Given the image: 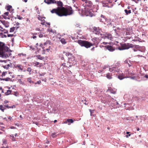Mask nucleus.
I'll return each instance as SVG.
<instances>
[{
    "mask_svg": "<svg viewBox=\"0 0 148 148\" xmlns=\"http://www.w3.org/2000/svg\"><path fill=\"white\" fill-rule=\"evenodd\" d=\"M38 73L39 74V76H40V77L44 76L45 74V73H42V74L40 73Z\"/></svg>",
    "mask_w": 148,
    "mask_h": 148,
    "instance_id": "nucleus-42",
    "label": "nucleus"
},
{
    "mask_svg": "<svg viewBox=\"0 0 148 148\" xmlns=\"http://www.w3.org/2000/svg\"><path fill=\"white\" fill-rule=\"evenodd\" d=\"M19 80L20 81V83L21 84H23V82L22 81H21V79H19Z\"/></svg>",
    "mask_w": 148,
    "mask_h": 148,
    "instance_id": "nucleus-59",
    "label": "nucleus"
},
{
    "mask_svg": "<svg viewBox=\"0 0 148 148\" xmlns=\"http://www.w3.org/2000/svg\"><path fill=\"white\" fill-rule=\"evenodd\" d=\"M32 64L33 65H34V66H36L38 67L37 66L39 65L40 63L39 62H32Z\"/></svg>",
    "mask_w": 148,
    "mask_h": 148,
    "instance_id": "nucleus-28",
    "label": "nucleus"
},
{
    "mask_svg": "<svg viewBox=\"0 0 148 148\" xmlns=\"http://www.w3.org/2000/svg\"><path fill=\"white\" fill-rule=\"evenodd\" d=\"M108 67V66H104L103 67V69H106V68H107Z\"/></svg>",
    "mask_w": 148,
    "mask_h": 148,
    "instance_id": "nucleus-54",
    "label": "nucleus"
},
{
    "mask_svg": "<svg viewBox=\"0 0 148 148\" xmlns=\"http://www.w3.org/2000/svg\"><path fill=\"white\" fill-rule=\"evenodd\" d=\"M36 56L37 58V59L40 60H42L44 58V57H42L40 55H36Z\"/></svg>",
    "mask_w": 148,
    "mask_h": 148,
    "instance_id": "nucleus-24",
    "label": "nucleus"
},
{
    "mask_svg": "<svg viewBox=\"0 0 148 148\" xmlns=\"http://www.w3.org/2000/svg\"><path fill=\"white\" fill-rule=\"evenodd\" d=\"M15 67L18 69L19 70H21V71L23 70V66L20 64H18L16 65L15 66Z\"/></svg>",
    "mask_w": 148,
    "mask_h": 148,
    "instance_id": "nucleus-18",
    "label": "nucleus"
},
{
    "mask_svg": "<svg viewBox=\"0 0 148 148\" xmlns=\"http://www.w3.org/2000/svg\"><path fill=\"white\" fill-rule=\"evenodd\" d=\"M119 73L118 75H117L118 76V78L120 80H122L126 77L122 73Z\"/></svg>",
    "mask_w": 148,
    "mask_h": 148,
    "instance_id": "nucleus-15",
    "label": "nucleus"
},
{
    "mask_svg": "<svg viewBox=\"0 0 148 148\" xmlns=\"http://www.w3.org/2000/svg\"><path fill=\"white\" fill-rule=\"evenodd\" d=\"M101 18H99V21L100 22H103L106 20V18L104 16L101 15Z\"/></svg>",
    "mask_w": 148,
    "mask_h": 148,
    "instance_id": "nucleus-19",
    "label": "nucleus"
},
{
    "mask_svg": "<svg viewBox=\"0 0 148 148\" xmlns=\"http://www.w3.org/2000/svg\"><path fill=\"white\" fill-rule=\"evenodd\" d=\"M11 93V91L10 90H8L7 92H5V94L6 95H10Z\"/></svg>",
    "mask_w": 148,
    "mask_h": 148,
    "instance_id": "nucleus-27",
    "label": "nucleus"
},
{
    "mask_svg": "<svg viewBox=\"0 0 148 148\" xmlns=\"http://www.w3.org/2000/svg\"><path fill=\"white\" fill-rule=\"evenodd\" d=\"M51 136L53 138H54L56 137V133L55 132L51 134Z\"/></svg>",
    "mask_w": 148,
    "mask_h": 148,
    "instance_id": "nucleus-35",
    "label": "nucleus"
},
{
    "mask_svg": "<svg viewBox=\"0 0 148 148\" xmlns=\"http://www.w3.org/2000/svg\"><path fill=\"white\" fill-rule=\"evenodd\" d=\"M27 81L31 83H33V81H32L31 78H27Z\"/></svg>",
    "mask_w": 148,
    "mask_h": 148,
    "instance_id": "nucleus-36",
    "label": "nucleus"
},
{
    "mask_svg": "<svg viewBox=\"0 0 148 148\" xmlns=\"http://www.w3.org/2000/svg\"><path fill=\"white\" fill-rule=\"evenodd\" d=\"M140 46L138 45H133L130 43H125L121 47H119V49L122 50L125 49H128L130 48H134L139 51Z\"/></svg>",
    "mask_w": 148,
    "mask_h": 148,
    "instance_id": "nucleus-3",
    "label": "nucleus"
},
{
    "mask_svg": "<svg viewBox=\"0 0 148 148\" xmlns=\"http://www.w3.org/2000/svg\"><path fill=\"white\" fill-rule=\"evenodd\" d=\"M111 2L110 1H102V3L103 4V6L104 7H107L108 8L109 7L108 6V3H111Z\"/></svg>",
    "mask_w": 148,
    "mask_h": 148,
    "instance_id": "nucleus-13",
    "label": "nucleus"
},
{
    "mask_svg": "<svg viewBox=\"0 0 148 148\" xmlns=\"http://www.w3.org/2000/svg\"><path fill=\"white\" fill-rule=\"evenodd\" d=\"M107 49L110 51H113L115 50V49L113 47L110 45L106 46Z\"/></svg>",
    "mask_w": 148,
    "mask_h": 148,
    "instance_id": "nucleus-16",
    "label": "nucleus"
},
{
    "mask_svg": "<svg viewBox=\"0 0 148 148\" xmlns=\"http://www.w3.org/2000/svg\"><path fill=\"white\" fill-rule=\"evenodd\" d=\"M51 43V42L50 41H49V40L47 41L46 42L44 43V45L45 46V45H48V44L50 45Z\"/></svg>",
    "mask_w": 148,
    "mask_h": 148,
    "instance_id": "nucleus-30",
    "label": "nucleus"
},
{
    "mask_svg": "<svg viewBox=\"0 0 148 148\" xmlns=\"http://www.w3.org/2000/svg\"><path fill=\"white\" fill-rule=\"evenodd\" d=\"M57 4L60 7H59L57 8L52 9L51 11L52 13H55L60 16H66L72 14L73 11L71 10V8L70 9H68L61 7L62 5V3L60 1H57Z\"/></svg>",
    "mask_w": 148,
    "mask_h": 148,
    "instance_id": "nucleus-1",
    "label": "nucleus"
},
{
    "mask_svg": "<svg viewBox=\"0 0 148 148\" xmlns=\"http://www.w3.org/2000/svg\"><path fill=\"white\" fill-rule=\"evenodd\" d=\"M10 79V78H9V77H7V78H3V79H1V80H5L6 81H8Z\"/></svg>",
    "mask_w": 148,
    "mask_h": 148,
    "instance_id": "nucleus-34",
    "label": "nucleus"
},
{
    "mask_svg": "<svg viewBox=\"0 0 148 148\" xmlns=\"http://www.w3.org/2000/svg\"><path fill=\"white\" fill-rule=\"evenodd\" d=\"M31 74L33 73H37V71L36 70H33Z\"/></svg>",
    "mask_w": 148,
    "mask_h": 148,
    "instance_id": "nucleus-41",
    "label": "nucleus"
},
{
    "mask_svg": "<svg viewBox=\"0 0 148 148\" xmlns=\"http://www.w3.org/2000/svg\"><path fill=\"white\" fill-rule=\"evenodd\" d=\"M69 61L70 63H73V64L75 62V60L74 58L69 59Z\"/></svg>",
    "mask_w": 148,
    "mask_h": 148,
    "instance_id": "nucleus-21",
    "label": "nucleus"
},
{
    "mask_svg": "<svg viewBox=\"0 0 148 148\" xmlns=\"http://www.w3.org/2000/svg\"><path fill=\"white\" fill-rule=\"evenodd\" d=\"M93 32L94 33L97 35H101L102 34L101 33V30L99 29V27H94L93 28Z\"/></svg>",
    "mask_w": 148,
    "mask_h": 148,
    "instance_id": "nucleus-7",
    "label": "nucleus"
},
{
    "mask_svg": "<svg viewBox=\"0 0 148 148\" xmlns=\"http://www.w3.org/2000/svg\"><path fill=\"white\" fill-rule=\"evenodd\" d=\"M38 35V33H34L33 34V35Z\"/></svg>",
    "mask_w": 148,
    "mask_h": 148,
    "instance_id": "nucleus-60",
    "label": "nucleus"
},
{
    "mask_svg": "<svg viewBox=\"0 0 148 148\" xmlns=\"http://www.w3.org/2000/svg\"><path fill=\"white\" fill-rule=\"evenodd\" d=\"M106 76L109 79L112 78L111 76V73H108L106 74Z\"/></svg>",
    "mask_w": 148,
    "mask_h": 148,
    "instance_id": "nucleus-23",
    "label": "nucleus"
},
{
    "mask_svg": "<svg viewBox=\"0 0 148 148\" xmlns=\"http://www.w3.org/2000/svg\"><path fill=\"white\" fill-rule=\"evenodd\" d=\"M4 102L5 103H8V101L7 100H5L4 101Z\"/></svg>",
    "mask_w": 148,
    "mask_h": 148,
    "instance_id": "nucleus-58",
    "label": "nucleus"
},
{
    "mask_svg": "<svg viewBox=\"0 0 148 148\" xmlns=\"http://www.w3.org/2000/svg\"><path fill=\"white\" fill-rule=\"evenodd\" d=\"M112 33L114 35V36L115 38H117L118 36H120V33L117 30L114 29L112 32Z\"/></svg>",
    "mask_w": 148,
    "mask_h": 148,
    "instance_id": "nucleus-10",
    "label": "nucleus"
},
{
    "mask_svg": "<svg viewBox=\"0 0 148 148\" xmlns=\"http://www.w3.org/2000/svg\"><path fill=\"white\" fill-rule=\"evenodd\" d=\"M36 30L37 31H40V29L38 28H36Z\"/></svg>",
    "mask_w": 148,
    "mask_h": 148,
    "instance_id": "nucleus-61",
    "label": "nucleus"
},
{
    "mask_svg": "<svg viewBox=\"0 0 148 148\" xmlns=\"http://www.w3.org/2000/svg\"><path fill=\"white\" fill-rule=\"evenodd\" d=\"M33 123L36 124L37 125H39V123L36 122H33Z\"/></svg>",
    "mask_w": 148,
    "mask_h": 148,
    "instance_id": "nucleus-48",
    "label": "nucleus"
},
{
    "mask_svg": "<svg viewBox=\"0 0 148 148\" xmlns=\"http://www.w3.org/2000/svg\"><path fill=\"white\" fill-rule=\"evenodd\" d=\"M89 111L90 113V115L91 116L92 113L94 111L93 110H92L90 109L89 110Z\"/></svg>",
    "mask_w": 148,
    "mask_h": 148,
    "instance_id": "nucleus-46",
    "label": "nucleus"
},
{
    "mask_svg": "<svg viewBox=\"0 0 148 148\" xmlns=\"http://www.w3.org/2000/svg\"><path fill=\"white\" fill-rule=\"evenodd\" d=\"M109 71L110 72L117 73H116V75H117L120 72H121V71L119 69H118V67H116L115 66H111V67L109 68Z\"/></svg>",
    "mask_w": 148,
    "mask_h": 148,
    "instance_id": "nucleus-6",
    "label": "nucleus"
},
{
    "mask_svg": "<svg viewBox=\"0 0 148 148\" xmlns=\"http://www.w3.org/2000/svg\"><path fill=\"white\" fill-rule=\"evenodd\" d=\"M67 123H68V122L67 121V120L66 121H65L64 123L65 124H66Z\"/></svg>",
    "mask_w": 148,
    "mask_h": 148,
    "instance_id": "nucleus-64",
    "label": "nucleus"
},
{
    "mask_svg": "<svg viewBox=\"0 0 148 148\" xmlns=\"http://www.w3.org/2000/svg\"><path fill=\"white\" fill-rule=\"evenodd\" d=\"M38 35L39 37L40 38H42V37H43V35L42 34H41V33H38Z\"/></svg>",
    "mask_w": 148,
    "mask_h": 148,
    "instance_id": "nucleus-38",
    "label": "nucleus"
},
{
    "mask_svg": "<svg viewBox=\"0 0 148 148\" xmlns=\"http://www.w3.org/2000/svg\"><path fill=\"white\" fill-rule=\"evenodd\" d=\"M125 74L126 75V77L130 78L132 79H136V77L135 76H131L134 75V73L133 71L131 70L128 69L126 70L125 72Z\"/></svg>",
    "mask_w": 148,
    "mask_h": 148,
    "instance_id": "nucleus-5",
    "label": "nucleus"
},
{
    "mask_svg": "<svg viewBox=\"0 0 148 148\" xmlns=\"http://www.w3.org/2000/svg\"><path fill=\"white\" fill-rule=\"evenodd\" d=\"M124 11L127 14H128L131 13V10H127L125 9L124 10Z\"/></svg>",
    "mask_w": 148,
    "mask_h": 148,
    "instance_id": "nucleus-26",
    "label": "nucleus"
},
{
    "mask_svg": "<svg viewBox=\"0 0 148 148\" xmlns=\"http://www.w3.org/2000/svg\"><path fill=\"white\" fill-rule=\"evenodd\" d=\"M17 17L18 18L19 20H21L22 18V17H21L20 16L18 15H17Z\"/></svg>",
    "mask_w": 148,
    "mask_h": 148,
    "instance_id": "nucleus-49",
    "label": "nucleus"
},
{
    "mask_svg": "<svg viewBox=\"0 0 148 148\" xmlns=\"http://www.w3.org/2000/svg\"><path fill=\"white\" fill-rule=\"evenodd\" d=\"M11 139L12 141H15V138H14V135H12V138Z\"/></svg>",
    "mask_w": 148,
    "mask_h": 148,
    "instance_id": "nucleus-52",
    "label": "nucleus"
},
{
    "mask_svg": "<svg viewBox=\"0 0 148 148\" xmlns=\"http://www.w3.org/2000/svg\"><path fill=\"white\" fill-rule=\"evenodd\" d=\"M44 2L48 4L56 3L57 1L55 0H44Z\"/></svg>",
    "mask_w": 148,
    "mask_h": 148,
    "instance_id": "nucleus-12",
    "label": "nucleus"
},
{
    "mask_svg": "<svg viewBox=\"0 0 148 148\" xmlns=\"http://www.w3.org/2000/svg\"><path fill=\"white\" fill-rule=\"evenodd\" d=\"M5 19H9V18L8 17H6V16H5L4 15L2 16Z\"/></svg>",
    "mask_w": 148,
    "mask_h": 148,
    "instance_id": "nucleus-39",
    "label": "nucleus"
},
{
    "mask_svg": "<svg viewBox=\"0 0 148 148\" xmlns=\"http://www.w3.org/2000/svg\"><path fill=\"white\" fill-rule=\"evenodd\" d=\"M12 8V6L9 5H8L7 6V10H9L10 9Z\"/></svg>",
    "mask_w": 148,
    "mask_h": 148,
    "instance_id": "nucleus-37",
    "label": "nucleus"
},
{
    "mask_svg": "<svg viewBox=\"0 0 148 148\" xmlns=\"http://www.w3.org/2000/svg\"><path fill=\"white\" fill-rule=\"evenodd\" d=\"M16 25L17 26H18L19 25V23L18 22H17L16 23Z\"/></svg>",
    "mask_w": 148,
    "mask_h": 148,
    "instance_id": "nucleus-63",
    "label": "nucleus"
},
{
    "mask_svg": "<svg viewBox=\"0 0 148 148\" xmlns=\"http://www.w3.org/2000/svg\"><path fill=\"white\" fill-rule=\"evenodd\" d=\"M145 47L144 46H142L140 47L139 51L142 52H144L145 51Z\"/></svg>",
    "mask_w": 148,
    "mask_h": 148,
    "instance_id": "nucleus-20",
    "label": "nucleus"
},
{
    "mask_svg": "<svg viewBox=\"0 0 148 148\" xmlns=\"http://www.w3.org/2000/svg\"><path fill=\"white\" fill-rule=\"evenodd\" d=\"M1 23L5 27H9V22L5 21H1Z\"/></svg>",
    "mask_w": 148,
    "mask_h": 148,
    "instance_id": "nucleus-17",
    "label": "nucleus"
},
{
    "mask_svg": "<svg viewBox=\"0 0 148 148\" xmlns=\"http://www.w3.org/2000/svg\"><path fill=\"white\" fill-rule=\"evenodd\" d=\"M67 121L69 123H72L73 122V121L72 119H68Z\"/></svg>",
    "mask_w": 148,
    "mask_h": 148,
    "instance_id": "nucleus-33",
    "label": "nucleus"
},
{
    "mask_svg": "<svg viewBox=\"0 0 148 148\" xmlns=\"http://www.w3.org/2000/svg\"><path fill=\"white\" fill-rule=\"evenodd\" d=\"M7 143V141L5 139H3V143L4 144H6Z\"/></svg>",
    "mask_w": 148,
    "mask_h": 148,
    "instance_id": "nucleus-44",
    "label": "nucleus"
},
{
    "mask_svg": "<svg viewBox=\"0 0 148 148\" xmlns=\"http://www.w3.org/2000/svg\"><path fill=\"white\" fill-rule=\"evenodd\" d=\"M112 101L114 103H113L112 102L111 103V105L113 107L114 106L115 108H119L120 107V105L115 100H114V99H112Z\"/></svg>",
    "mask_w": 148,
    "mask_h": 148,
    "instance_id": "nucleus-9",
    "label": "nucleus"
},
{
    "mask_svg": "<svg viewBox=\"0 0 148 148\" xmlns=\"http://www.w3.org/2000/svg\"><path fill=\"white\" fill-rule=\"evenodd\" d=\"M83 5L85 8L84 10H82V13L86 16H89L90 17L93 16V14L92 9V4L91 1H87L85 2V3H84Z\"/></svg>",
    "mask_w": 148,
    "mask_h": 148,
    "instance_id": "nucleus-2",
    "label": "nucleus"
},
{
    "mask_svg": "<svg viewBox=\"0 0 148 148\" xmlns=\"http://www.w3.org/2000/svg\"><path fill=\"white\" fill-rule=\"evenodd\" d=\"M4 44L3 43L0 42V53L3 52L4 51Z\"/></svg>",
    "mask_w": 148,
    "mask_h": 148,
    "instance_id": "nucleus-14",
    "label": "nucleus"
},
{
    "mask_svg": "<svg viewBox=\"0 0 148 148\" xmlns=\"http://www.w3.org/2000/svg\"><path fill=\"white\" fill-rule=\"evenodd\" d=\"M60 41L63 44H65L66 43L65 39L64 38L61 39L60 40Z\"/></svg>",
    "mask_w": 148,
    "mask_h": 148,
    "instance_id": "nucleus-25",
    "label": "nucleus"
},
{
    "mask_svg": "<svg viewBox=\"0 0 148 148\" xmlns=\"http://www.w3.org/2000/svg\"><path fill=\"white\" fill-rule=\"evenodd\" d=\"M15 27H11L10 29V32H13L15 29Z\"/></svg>",
    "mask_w": 148,
    "mask_h": 148,
    "instance_id": "nucleus-32",
    "label": "nucleus"
},
{
    "mask_svg": "<svg viewBox=\"0 0 148 148\" xmlns=\"http://www.w3.org/2000/svg\"><path fill=\"white\" fill-rule=\"evenodd\" d=\"M4 15H6V16H8V14H9V12H5L4 13Z\"/></svg>",
    "mask_w": 148,
    "mask_h": 148,
    "instance_id": "nucleus-51",
    "label": "nucleus"
},
{
    "mask_svg": "<svg viewBox=\"0 0 148 148\" xmlns=\"http://www.w3.org/2000/svg\"><path fill=\"white\" fill-rule=\"evenodd\" d=\"M3 66L4 69H8L9 68V67L10 66V64H8L6 65H3Z\"/></svg>",
    "mask_w": 148,
    "mask_h": 148,
    "instance_id": "nucleus-29",
    "label": "nucleus"
},
{
    "mask_svg": "<svg viewBox=\"0 0 148 148\" xmlns=\"http://www.w3.org/2000/svg\"><path fill=\"white\" fill-rule=\"evenodd\" d=\"M41 83V81L40 80H39L38 81H37V82L36 83H35V84H36L37 83L38 84H40Z\"/></svg>",
    "mask_w": 148,
    "mask_h": 148,
    "instance_id": "nucleus-53",
    "label": "nucleus"
},
{
    "mask_svg": "<svg viewBox=\"0 0 148 148\" xmlns=\"http://www.w3.org/2000/svg\"><path fill=\"white\" fill-rule=\"evenodd\" d=\"M27 71L29 72V75L31 74V72L32 71V69L30 67H28L27 68Z\"/></svg>",
    "mask_w": 148,
    "mask_h": 148,
    "instance_id": "nucleus-31",
    "label": "nucleus"
},
{
    "mask_svg": "<svg viewBox=\"0 0 148 148\" xmlns=\"http://www.w3.org/2000/svg\"><path fill=\"white\" fill-rule=\"evenodd\" d=\"M7 72H3L2 73V76H4L5 75V73H7Z\"/></svg>",
    "mask_w": 148,
    "mask_h": 148,
    "instance_id": "nucleus-43",
    "label": "nucleus"
},
{
    "mask_svg": "<svg viewBox=\"0 0 148 148\" xmlns=\"http://www.w3.org/2000/svg\"><path fill=\"white\" fill-rule=\"evenodd\" d=\"M13 34H8V37H12L13 36Z\"/></svg>",
    "mask_w": 148,
    "mask_h": 148,
    "instance_id": "nucleus-45",
    "label": "nucleus"
},
{
    "mask_svg": "<svg viewBox=\"0 0 148 148\" xmlns=\"http://www.w3.org/2000/svg\"><path fill=\"white\" fill-rule=\"evenodd\" d=\"M29 47L30 49H32V50H34L35 49V48L33 47L32 46H30Z\"/></svg>",
    "mask_w": 148,
    "mask_h": 148,
    "instance_id": "nucleus-50",
    "label": "nucleus"
},
{
    "mask_svg": "<svg viewBox=\"0 0 148 148\" xmlns=\"http://www.w3.org/2000/svg\"><path fill=\"white\" fill-rule=\"evenodd\" d=\"M144 77L147 78H148V74L147 75H145Z\"/></svg>",
    "mask_w": 148,
    "mask_h": 148,
    "instance_id": "nucleus-62",
    "label": "nucleus"
},
{
    "mask_svg": "<svg viewBox=\"0 0 148 148\" xmlns=\"http://www.w3.org/2000/svg\"><path fill=\"white\" fill-rule=\"evenodd\" d=\"M6 109L4 107V105L3 106V105H0V110H1L3 112H4V110Z\"/></svg>",
    "mask_w": 148,
    "mask_h": 148,
    "instance_id": "nucleus-22",
    "label": "nucleus"
},
{
    "mask_svg": "<svg viewBox=\"0 0 148 148\" xmlns=\"http://www.w3.org/2000/svg\"><path fill=\"white\" fill-rule=\"evenodd\" d=\"M133 41H134L138 42H140V41L139 40H138L137 39H134V40H133Z\"/></svg>",
    "mask_w": 148,
    "mask_h": 148,
    "instance_id": "nucleus-55",
    "label": "nucleus"
},
{
    "mask_svg": "<svg viewBox=\"0 0 148 148\" xmlns=\"http://www.w3.org/2000/svg\"><path fill=\"white\" fill-rule=\"evenodd\" d=\"M50 50V49L49 48L46 49H43V51H47V52H48Z\"/></svg>",
    "mask_w": 148,
    "mask_h": 148,
    "instance_id": "nucleus-40",
    "label": "nucleus"
},
{
    "mask_svg": "<svg viewBox=\"0 0 148 148\" xmlns=\"http://www.w3.org/2000/svg\"><path fill=\"white\" fill-rule=\"evenodd\" d=\"M92 40L94 42L93 45H97L99 44L100 42V39L97 38H95L92 39Z\"/></svg>",
    "mask_w": 148,
    "mask_h": 148,
    "instance_id": "nucleus-8",
    "label": "nucleus"
},
{
    "mask_svg": "<svg viewBox=\"0 0 148 148\" xmlns=\"http://www.w3.org/2000/svg\"><path fill=\"white\" fill-rule=\"evenodd\" d=\"M103 38L105 39L107 38L110 40H112L113 38L112 35L109 34H106L104 36Z\"/></svg>",
    "mask_w": 148,
    "mask_h": 148,
    "instance_id": "nucleus-11",
    "label": "nucleus"
},
{
    "mask_svg": "<svg viewBox=\"0 0 148 148\" xmlns=\"http://www.w3.org/2000/svg\"><path fill=\"white\" fill-rule=\"evenodd\" d=\"M78 42L81 46L87 48H89L91 46L93 45L92 43L85 40H78Z\"/></svg>",
    "mask_w": 148,
    "mask_h": 148,
    "instance_id": "nucleus-4",
    "label": "nucleus"
},
{
    "mask_svg": "<svg viewBox=\"0 0 148 148\" xmlns=\"http://www.w3.org/2000/svg\"><path fill=\"white\" fill-rule=\"evenodd\" d=\"M8 119H10V120L12 119V117H11L10 116H9L8 118Z\"/></svg>",
    "mask_w": 148,
    "mask_h": 148,
    "instance_id": "nucleus-57",
    "label": "nucleus"
},
{
    "mask_svg": "<svg viewBox=\"0 0 148 148\" xmlns=\"http://www.w3.org/2000/svg\"><path fill=\"white\" fill-rule=\"evenodd\" d=\"M4 107H5V108H10V106H9L8 105H4Z\"/></svg>",
    "mask_w": 148,
    "mask_h": 148,
    "instance_id": "nucleus-47",
    "label": "nucleus"
},
{
    "mask_svg": "<svg viewBox=\"0 0 148 148\" xmlns=\"http://www.w3.org/2000/svg\"><path fill=\"white\" fill-rule=\"evenodd\" d=\"M15 108V106L14 105H13V106L10 107V108Z\"/></svg>",
    "mask_w": 148,
    "mask_h": 148,
    "instance_id": "nucleus-56",
    "label": "nucleus"
}]
</instances>
